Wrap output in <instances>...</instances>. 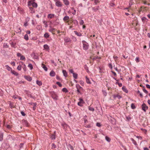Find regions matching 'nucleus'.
Segmentation results:
<instances>
[{
  "label": "nucleus",
  "instance_id": "obj_33",
  "mask_svg": "<svg viewBox=\"0 0 150 150\" xmlns=\"http://www.w3.org/2000/svg\"><path fill=\"white\" fill-rule=\"evenodd\" d=\"M73 77L75 79H77L78 74H77L74 73H73Z\"/></svg>",
  "mask_w": 150,
  "mask_h": 150
},
{
  "label": "nucleus",
  "instance_id": "obj_9",
  "mask_svg": "<svg viewBox=\"0 0 150 150\" xmlns=\"http://www.w3.org/2000/svg\"><path fill=\"white\" fill-rule=\"evenodd\" d=\"M84 126L87 128H91L93 126V125L91 123L89 124L88 125L84 124Z\"/></svg>",
  "mask_w": 150,
  "mask_h": 150
},
{
  "label": "nucleus",
  "instance_id": "obj_1",
  "mask_svg": "<svg viewBox=\"0 0 150 150\" xmlns=\"http://www.w3.org/2000/svg\"><path fill=\"white\" fill-rule=\"evenodd\" d=\"M52 98L55 100H57L58 99V96L57 93L54 91L50 92Z\"/></svg>",
  "mask_w": 150,
  "mask_h": 150
},
{
  "label": "nucleus",
  "instance_id": "obj_51",
  "mask_svg": "<svg viewBox=\"0 0 150 150\" xmlns=\"http://www.w3.org/2000/svg\"><path fill=\"white\" fill-rule=\"evenodd\" d=\"M51 138L52 140H54L55 139V135L53 134L51 136Z\"/></svg>",
  "mask_w": 150,
  "mask_h": 150
},
{
  "label": "nucleus",
  "instance_id": "obj_59",
  "mask_svg": "<svg viewBox=\"0 0 150 150\" xmlns=\"http://www.w3.org/2000/svg\"><path fill=\"white\" fill-rule=\"evenodd\" d=\"M83 90H81L80 89H77V92L78 93L81 94L82 93H81V91H83Z\"/></svg>",
  "mask_w": 150,
  "mask_h": 150
},
{
  "label": "nucleus",
  "instance_id": "obj_20",
  "mask_svg": "<svg viewBox=\"0 0 150 150\" xmlns=\"http://www.w3.org/2000/svg\"><path fill=\"white\" fill-rule=\"evenodd\" d=\"M113 97L115 98H117L118 99H120L122 98V97L120 96L118 94L114 95L113 96Z\"/></svg>",
  "mask_w": 150,
  "mask_h": 150
},
{
  "label": "nucleus",
  "instance_id": "obj_42",
  "mask_svg": "<svg viewBox=\"0 0 150 150\" xmlns=\"http://www.w3.org/2000/svg\"><path fill=\"white\" fill-rule=\"evenodd\" d=\"M32 1H29L28 2V6L29 7H30V6H31V5H32Z\"/></svg>",
  "mask_w": 150,
  "mask_h": 150
},
{
  "label": "nucleus",
  "instance_id": "obj_22",
  "mask_svg": "<svg viewBox=\"0 0 150 150\" xmlns=\"http://www.w3.org/2000/svg\"><path fill=\"white\" fill-rule=\"evenodd\" d=\"M32 6L34 8H36L38 6L37 4L35 2H33L32 3Z\"/></svg>",
  "mask_w": 150,
  "mask_h": 150
},
{
  "label": "nucleus",
  "instance_id": "obj_52",
  "mask_svg": "<svg viewBox=\"0 0 150 150\" xmlns=\"http://www.w3.org/2000/svg\"><path fill=\"white\" fill-rule=\"evenodd\" d=\"M56 83L58 85V86L60 87H61L62 86V84L61 83L59 82H57Z\"/></svg>",
  "mask_w": 150,
  "mask_h": 150
},
{
  "label": "nucleus",
  "instance_id": "obj_5",
  "mask_svg": "<svg viewBox=\"0 0 150 150\" xmlns=\"http://www.w3.org/2000/svg\"><path fill=\"white\" fill-rule=\"evenodd\" d=\"M24 92L28 96H29L32 98H34L33 96H32L30 92L29 91L27 90H25Z\"/></svg>",
  "mask_w": 150,
  "mask_h": 150
},
{
  "label": "nucleus",
  "instance_id": "obj_43",
  "mask_svg": "<svg viewBox=\"0 0 150 150\" xmlns=\"http://www.w3.org/2000/svg\"><path fill=\"white\" fill-rule=\"evenodd\" d=\"M62 91L64 92L67 93L68 92V91L67 89L65 88H63L62 90Z\"/></svg>",
  "mask_w": 150,
  "mask_h": 150
},
{
  "label": "nucleus",
  "instance_id": "obj_17",
  "mask_svg": "<svg viewBox=\"0 0 150 150\" xmlns=\"http://www.w3.org/2000/svg\"><path fill=\"white\" fill-rule=\"evenodd\" d=\"M44 48L47 51H48L50 50L49 47L47 44H45L43 46Z\"/></svg>",
  "mask_w": 150,
  "mask_h": 150
},
{
  "label": "nucleus",
  "instance_id": "obj_26",
  "mask_svg": "<svg viewBox=\"0 0 150 150\" xmlns=\"http://www.w3.org/2000/svg\"><path fill=\"white\" fill-rule=\"evenodd\" d=\"M130 140L132 141L133 143L135 145H137L136 142L133 138H131Z\"/></svg>",
  "mask_w": 150,
  "mask_h": 150
},
{
  "label": "nucleus",
  "instance_id": "obj_53",
  "mask_svg": "<svg viewBox=\"0 0 150 150\" xmlns=\"http://www.w3.org/2000/svg\"><path fill=\"white\" fill-rule=\"evenodd\" d=\"M116 84H117L120 87H121L122 86V84L121 83L116 82Z\"/></svg>",
  "mask_w": 150,
  "mask_h": 150
},
{
  "label": "nucleus",
  "instance_id": "obj_7",
  "mask_svg": "<svg viewBox=\"0 0 150 150\" xmlns=\"http://www.w3.org/2000/svg\"><path fill=\"white\" fill-rule=\"evenodd\" d=\"M61 125L63 127V129H65L67 128V127L68 126V125L65 122H62L61 124Z\"/></svg>",
  "mask_w": 150,
  "mask_h": 150
},
{
  "label": "nucleus",
  "instance_id": "obj_11",
  "mask_svg": "<svg viewBox=\"0 0 150 150\" xmlns=\"http://www.w3.org/2000/svg\"><path fill=\"white\" fill-rule=\"evenodd\" d=\"M4 133L2 132H0V141L1 142L3 139Z\"/></svg>",
  "mask_w": 150,
  "mask_h": 150
},
{
  "label": "nucleus",
  "instance_id": "obj_6",
  "mask_svg": "<svg viewBox=\"0 0 150 150\" xmlns=\"http://www.w3.org/2000/svg\"><path fill=\"white\" fill-rule=\"evenodd\" d=\"M55 5L58 7H61L62 6V4L61 2L59 1H56Z\"/></svg>",
  "mask_w": 150,
  "mask_h": 150
},
{
  "label": "nucleus",
  "instance_id": "obj_2",
  "mask_svg": "<svg viewBox=\"0 0 150 150\" xmlns=\"http://www.w3.org/2000/svg\"><path fill=\"white\" fill-rule=\"evenodd\" d=\"M82 42L83 44V49L84 50H86L88 49L89 45L88 44L85 40H83Z\"/></svg>",
  "mask_w": 150,
  "mask_h": 150
},
{
  "label": "nucleus",
  "instance_id": "obj_37",
  "mask_svg": "<svg viewBox=\"0 0 150 150\" xmlns=\"http://www.w3.org/2000/svg\"><path fill=\"white\" fill-rule=\"evenodd\" d=\"M137 92L138 94H139V96L141 97V98L143 97V96L142 94L140 92V91L139 90H138Z\"/></svg>",
  "mask_w": 150,
  "mask_h": 150
},
{
  "label": "nucleus",
  "instance_id": "obj_30",
  "mask_svg": "<svg viewBox=\"0 0 150 150\" xmlns=\"http://www.w3.org/2000/svg\"><path fill=\"white\" fill-rule=\"evenodd\" d=\"M36 82V83L39 86H41L42 84V82L40 81H39L38 80H37Z\"/></svg>",
  "mask_w": 150,
  "mask_h": 150
},
{
  "label": "nucleus",
  "instance_id": "obj_25",
  "mask_svg": "<svg viewBox=\"0 0 150 150\" xmlns=\"http://www.w3.org/2000/svg\"><path fill=\"white\" fill-rule=\"evenodd\" d=\"M86 83L88 84H91V81L89 78L87 76H86Z\"/></svg>",
  "mask_w": 150,
  "mask_h": 150
},
{
  "label": "nucleus",
  "instance_id": "obj_60",
  "mask_svg": "<svg viewBox=\"0 0 150 150\" xmlns=\"http://www.w3.org/2000/svg\"><path fill=\"white\" fill-rule=\"evenodd\" d=\"M143 91L146 93L147 94L148 93V91L145 89V88L143 89Z\"/></svg>",
  "mask_w": 150,
  "mask_h": 150
},
{
  "label": "nucleus",
  "instance_id": "obj_10",
  "mask_svg": "<svg viewBox=\"0 0 150 150\" xmlns=\"http://www.w3.org/2000/svg\"><path fill=\"white\" fill-rule=\"evenodd\" d=\"M55 16L54 14L50 13L47 15V17L48 18L52 19Z\"/></svg>",
  "mask_w": 150,
  "mask_h": 150
},
{
  "label": "nucleus",
  "instance_id": "obj_3",
  "mask_svg": "<svg viewBox=\"0 0 150 150\" xmlns=\"http://www.w3.org/2000/svg\"><path fill=\"white\" fill-rule=\"evenodd\" d=\"M108 119L109 120L110 122L113 125H115L116 124L115 119L110 116V118L108 117Z\"/></svg>",
  "mask_w": 150,
  "mask_h": 150
},
{
  "label": "nucleus",
  "instance_id": "obj_34",
  "mask_svg": "<svg viewBox=\"0 0 150 150\" xmlns=\"http://www.w3.org/2000/svg\"><path fill=\"white\" fill-rule=\"evenodd\" d=\"M51 147H51V149H55L56 148V145L54 143L52 144V145H51Z\"/></svg>",
  "mask_w": 150,
  "mask_h": 150
},
{
  "label": "nucleus",
  "instance_id": "obj_38",
  "mask_svg": "<svg viewBox=\"0 0 150 150\" xmlns=\"http://www.w3.org/2000/svg\"><path fill=\"white\" fill-rule=\"evenodd\" d=\"M99 8V6H98L96 8H95V7L93 8L92 9L93 10L95 11H96L98 10Z\"/></svg>",
  "mask_w": 150,
  "mask_h": 150
},
{
  "label": "nucleus",
  "instance_id": "obj_45",
  "mask_svg": "<svg viewBox=\"0 0 150 150\" xmlns=\"http://www.w3.org/2000/svg\"><path fill=\"white\" fill-rule=\"evenodd\" d=\"M25 58L24 56L22 55L21 56L20 60H25Z\"/></svg>",
  "mask_w": 150,
  "mask_h": 150
},
{
  "label": "nucleus",
  "instance_id": "obj_47",
  "mask_svg": "<svg viewBox=\"0 0 150 150\" xmlns=\"http://www.w3.org/2000/svg\"><path fill=\"white\" fill-rule=\"evenodd\" d=\"M135 61L137 63H138L140 62L139 57H137L135 59Z\"/></svg>",
  "mask_w": 150,
  "mask_h": 150
},
{
  "label": "nucleus",
  "instance_id": "obj_19",
  "mask_svg": "<svg viewBox=\"0 0 150 150\" xmlns=\"http://www.w3.org/2000/svg\"><path fill=\"white\" fill-rule=\"evenodd\" d=\"M62 73L64 76H65V77H66L67 76V74L66 70H63Z\"/></svg>",
  "mask_w": 150,
  "mask_h": 150
},
{
  "label": "nucleus",
  "instance_id": "obj_55",
  "mask_svg": "<svg viewBox=\"0 0 150 150\" xmlns=\"http://www.w3.org/2000/svg\"><path fill=\"white\" fill-rule=\"evenodd\" d=\"M43 23L44 24V25H45V27H47V26H48V25H47V22L45 21H43Z\"/></svg>",
  "mask_w": 150,
  "mask_h": 150
},
{
  "label": "nucleus",
  "instance_id": "obj_41",
  "mask_svg": "<svg viewBox=\"0 0 150 150\" xmlns=\"http://www.w3.org/2000/svg\"><path fill=\"white\" fill-rule=\"evenodd\" d=\"M28 67L30 68V70L33 69V66L31 64H29L28 65Z\"/></svg>",
  "mask_w": 150,
  "mask_h": 150
},
{
  "label": "nucleus",
  "instance_id": "obj_62",
  "mask_svg": "<svg viewBox=\"0 0 150 150\" xmlns=\"http://www.w3.org/2000/svg\"><path fill=\"white\" fill-rule=\"evenodd\" d=\"M21 114L23 116H25L26 115V114L24 112H23V111H21Z\"/></svg>",
  "mask_w": 150,
  "mask_h": 150
},
{
  "label": "nucleus",
  "instance_id": "obj_24",
  "mask_svg": "<svg viewBox=\"0 0 150 150\" xmlns=\"http://www.w3.org/2000/svg\"><path fill=\"white\" fill-rule=\"evenodd\" d=\"M64 4L66 6H68L69 4V2L68 0H63Z\"/></svg>",
  "mask_w": 150,
  "mask_h": 150
},
{
  "label": "nucleus",
  "instance_id": "obj_35",
  "mask_svg": "<svg viewBox=\"0 0 150 150\" xmlns=\"http://www.w3.org/2000/svg\"><path fill=\"white\" fill-rule=\"evenodd\" d=\"M84 102H79L78 103V105L80 106H82L83 105V104Z\"/></svg>",
  "mask_w": 150,
  "mask_h": 150
},
{
  "label": "nucleus",
  "instance_id": "obj_31",
  "mask_svg": "<svg viewBox=\"0 0 150 150\" xmlns=\"http://www.w3.org/2000/svg\"><path fill=\"white\" fill-rule=\"evenodd\" d=\"M74 32L75 34L78 36H81L82 35V34L81 33H79L76 31H74Z\"/></svg>",
  "mask_w": 150,
  "mask_h": 150
},
{
  "label": "nucleus",
  "instance_id": "obj_4",
  "mask_svg": "<svg viewBox=\"0 0 150 150\" xmlns=\"http://www.w3.org/2000/svg\"><path fill=\"white\" fill-rule=\"evenodd\" d=\"M142 110L145 112L146 110H148V107L144 103L142 105Z\"/></svg>",
  "mask_w": 150,
  "mask_h": 150
},
{
  "label": "nucleus",
  "instance_id": "obj_32",
  "mask_svg": "<svg viewBox=\"0 0 150 150\" xmlns=\"http://www.w3.org/2000/svg\"><path fill=\"white\" fill-rule=\"evenodd\" d=\"M68 148L69 149H70L71 150H73L74 148L72 146H71V145L69 144L68 146Z\"/></svg>",
  "mask_w": 150,
  "mask_h": 150
},
{
  "label": "nucleus",
  "instance_id": "obj_50",
  "mask_svg": "<svg viewBox=\"0 0 150 150\" xmlns=\"http://www.w3.org/2000/svg\"><path fill=\"white\" fill-rule=\"evenodd\" d=\"M17 69L19 71H20L21 69V66L20 65H18L17 67Z\"/></svg>",
  "mask_w": 150,
  "mask_h": 150
},
{
  "label": "nucleus",
  "instance_id": "obj_46",
  "mask_svg": "<svg viewBox=\"0 0 150 150\" xmlns=\"http://www.w3.org/2000/svg\"><path fill=\"white\" fill-rule=\"evenodd\" d=\"M50 28L49 29V31L50 32H54V30H55V28H52L51 27H50Z\"/></svg>",
  "mask_w": 150,
  "mask_h": 150
},
{
  "label": "nucleus",
  "instance_id": "obj_21",
  "mask_svg": "<svg viewBox=\"0 0 150 150\" xmlns=\"http://www.w3.org/2000/svg\"><path fill=\"white\" fill-rule=\"evenodd\" d=\"M11 72L16 76H18V73L14 70H12Z\"/></svg>",
  "mask_w": 150,
  "mask_h": 150
},
{
  "label": "nucleus",
  "instance_id": "obj_27",
  "mask_svg": "<svg viewBox=\"0 0 150 150\" xmlns=\"http://www.w3.org/2000/svg\"><path fill=\"white\" fill-rule=\"evenodd\" d=\"M5 67L6 69L8 71H11L12 70L11 68L8 65H6L5 66Z\"/></svg>",
  "mask_w": 150,
  "mask_h": 150
},
{
  "label": "nucleus",
  "instance_id": "obj_36",
  "mask_svg": "<svg viewBox=\"0 0 150 150\" xmlns=\"http://www.w3.org/2000/svg\"><path fill=\"white\" fill-rule=\"evenodd\" d=\"M105 140L108 142H110V139L108 136H106L105 137Z\"/></svg>",
  "mask_w": 150,
  "mask_h": 150
},
{
  "label": "nucleus",
  "instance_id": "obj_8",
  "mask_svg": "<svg viewBox=\"0 0 150 150\" xmlns=\"http://www.w3.org/2000/svg\"><path fill=\"white\" fill-rule=\"evenodd\" d=\"M64 41L66 42H71V40L69 38L66 37L64 39Z\"/></svg>",
  "mask_w": 150,
  "mask_h": 150
},
{
  "label": "nucleus",
  "instance_id": "obj_12",
  "mask_svg": "<svg viewBox=\"0 0 150 150\" xmlns=\"http://www.w3.org/2000/svg\"><path fill=\"white\" fill-rule=\"evenodd\" d=\"M50 75L51 76L53 77L55 76V73L53 70H52L50 73Z\"/></svg>",
  "mask_w": 150,
  "mask_h": 150
},
{
  "label": "nucleus",
  "instance_id": "obj_15",
  "mask_svg": "<svg viewBox=\"0 0 150 150\" xmlns=\"http://www.w3.org/2000/svg\"><path fill=\"white\" fill-rule=\"evenodd\" d=\"M122 90L125 92L128 93V91L125 86H123L122 88Z\"/></svg>",
  "mask_w": 150,
  "mask_h": 150
},
{
  "label": "nucleus",
  "instance_id": "obj_39",
  "mask_svg": "<svg viewBox=\"0 0 150 150\" xmlns=\"http://www.w3.org/2000/svg\"><path fill=\"white\" fill-rule=\"evenodd\" d=\"M24 38L26 40H28V36L27 34H26L24 36Z\"/></svg>",
  "mask_w": 150,
  "mask_h": 150
},
{
  "label": "nucleus",
  "instance_id": "obj_56",
  "mask_svg": "<svg viewBox=\"0 0 150 150\" xmlns=\"http://www.w3.org/2000/svg\"><path fill=\"white\" fill-rule=\"evenodd\" d=\"M84 23V21L83 20H81L79 22V24L81 25H83Z\"/></svg>",
  "mask_w": 150,
  "mask_h": 150
},
{
  "label": "nucleus",
  "instance_id": "obj_54",
  "mask_svg": "<svg viewBox=\"0 0 150 150\" xmlns=\"http://www.w3.org/2000/svg\"><path fill=\"white\" fill-rule=\"evenodd\" d=\"M146 20H147V18L144 17H143L142 18V20L143 22L145 21Z\"/></svg>",
  "mask_w": 150,
  "mask_h": 150
},
{
  "label": "nucleus",
  "instance_id": "obj_44",
  "mask_svg": "<svg viewBox=\"0 0 150 150\" xmlns=\"http://www.w3.org/2000/svg\"><path fill=\"white\" fill-rule=\"evenodd\" d=\"M131 108L132 109H135L136 108V107H135L134 104L132 103L131 105Z\"/></svg>",
  "mask_w": 150,
  "mask_h": 150
},
{
  "label": "nucleus",
  "instance_id": "obj_57",
  "mask_svg": "<svg viewBox=\"0 0 150 150\" xmlns=\"http://www.w3.org/2000/svg\"><path fill=\"white\" fill-rule=\"evenodd\" d=\"M72 39H73V40L74 41L76 42V41L77 39L75 37L72 36Z\"/></svg>",
  "mask_w": 150,
  "mask_h": 150
},
{
  "label": "nucleus",
  "instance_id": "obj_48",
  "mask_svg": "<svg viewBox=\"0 0 150 150\" xmlns=\"http://www.w3.org/2000/svg\"><path fill=\"white\" fill-rule=\"evenodd\" d=\"M88 109L91 111H93L94 110V108L92 107H88Z\"/></svg>",
  "mask_w": 150,
  "mask_h": 150
},
{
  "label": "nucleus",
  "instance_id": "obj_28",
  "mask_svg": "<svg viewBox=\"0 0 150 150\" xmlns=\"http://www.w3.org/2000/svg\"><path fill=\"white\" fill-rule=\"evenodd\" d=\"M69 17L68 16H65L63 18V20L64 21H66L68 20L69 19Z\"/></svg>",
  "mask_w": 150,
  "mask_h": 150
},
{
  "label": "nucleus",
  "instance_id": "obj_23",
  "mask_svg": "<svg viewBox=\"0 0 150 150\" xmlns=\"http://www.w3.org/2000/svg\"><path fill=\"white\" fill-rule=\"evenodd\" d=\"M42 67L45 71H47V68L44 64H42Z\"/></svg>",
  "mask_w": 150,
  "mask_h": 150
},
{
  "label": "nucleus",
  "instance_id": "obj_18",
  "mask_svg": "<svg viewBox=\"0 0 150 150\" xmlns=\"http://www.w3.org/2000/svg\"><path fill=\"white\" fill-rule=\"evenodd\" d=\"M76 87L77 89H79L81 90H83V88L78 84L76 85Z\"/></svg>",
  "mask_w": 150,
  "mask_h": 150
},
{
  "label": "nucleus",
  "instance_id": "obj_29",
  "mask_svg": "<svg viewBox=\"0 0 150 150\" xmlns=\"http://www.w3.org/2000/svg\"><path fill=\"white\" fill-rule=\"evenodd\" d=\"M49 36L50 35H49V33H45L44 35V37L46 38H48Z\"/></svg>",
  "mask_w": 150,
  "mask_h": 150
},
{
  "label": "nucleus",
  "instance_id": "obj_49",
  "mask_svg": "<svg viewBox=\"0 0 150 150\" xmlns=\"http://www.w3.org/2000/svg\"><path fill=\"white\" fill-rule=\"evenodd\" d=\"M57 19L54 22V25H57L59 24V22H57Z\"/></svg>",
  "mask_w": 150,
  "mask_h": 150
},
{
  "label": "nucleus",
  "instance_id": "obj_13",
  "mask_svg": "<svg viewBox=\"0 0 150 150\" xmlns=\"http://www.w3.org/2000/svg\"><path fill=\"white\" fill-rule=\"evenodd\" d=\"M29 11H30V12L32 13H35V10L34 8H33L32 7H29Z\"/></svg>",
  "mask_w": 150,
  "mask_h": 150
},
{
  "label": "nucleus",
  "instance_id": "obj_63",
  "mask_svg": "<svg viewBox=\"0 0 150 150\" xmlns=\"http://www.w3.org/2000/svg\"><path fill=\"white\" fill-rule=\"evenodd\" d=\"M103 94L105 96H106L107 94V92H106L104 90H103L102 91Z\"/></svg>",
  "mask_w": 150,
  "mask_h": 150
},
{
  "label": "nucleus",
  "instance_id": "obj_61",
  "mask_svg": "<svg viewBox=\"0 0 150 150\" xmlns=\"http://www.w3.org/2000/svg\"><path fill=\"white\" fill-rule=\"evenodd\" d=\"M94 0V3L95 4V5H97V4L99 2V0Z\"/></svg>",
  "mask_w": 150,
  "mask_h": 150
},
{
  "label": "nucleus",
  "instance_id": "obj_16",
  "mask_svg": "<svg viewBox=\"0 0 150 150\" xmlns=\"http://www.w3.org/2000/svg\"><path fill=\"white\" fill-rule=\"evenodd\" d=\"M22 122L24 125L25 126H28V123L27 121L25 120H22Z\"/></svg>",
  "mask_w": 150,
  "mask_h": 150
},
{
  "label": "nucleus",
  "instance_id": "obj_64",
  "mask_svg": "<svg viewBox=\"0 0 150 150\" xmlns=\"http://www.w3.org/2000/svg\"><path fill=\"white\" fill-rule=\"evenodd\" d=\"M96 125L99 127H100L101 126V125L100 123L98 122H97L96 123Z\"/></svg>",
  "mask_w": 150,
  "mask_h": 150
},
{
  "label": "nucleus",
  "instance_id": "obj_40",
  "mask_svg": "<svg viewBox=\"0 0 150 150\" xmlns=\"http://www.w3.org/2000/svg\"><path fill=\"white\" fill-rule=\"evenodd\" d=\"M37 103H33V110H35V107L37 105Z\"/></svg>",
  "mask_w": 150,
  "mask_h": 150
},
{
  "label": "nucleus",
  "instance_id": "obj_58",
  "mask_svg": "<svg viewBox=\"0 0 150 150\" xmlns=\"http://www.w3.org/2000/svg\"><path fill=\"white\" fill-rule=\"evenodd\" d=\"M84 121V124H86L87 123H88V121L86 119L83 118Z\"/></svg>",
  "mask_w": 150,
  "mask_h": 150
},
{
  "label": "nucleus",
  "instance_id": "obj_14",
  "mask_svg": "<svg viewBox=\"0 0 150 150\" xmlns=\"http://www.w3.org/2000/svg\"><path fill=\"white\" fill-rule=\"evenodd\" d=\"M25 79L28 81H31L32 80V78L31 77L29 76H24Z\"/></svg>",
  "mask_w": 150,
  "mask_h": 150
}]
</instances>
